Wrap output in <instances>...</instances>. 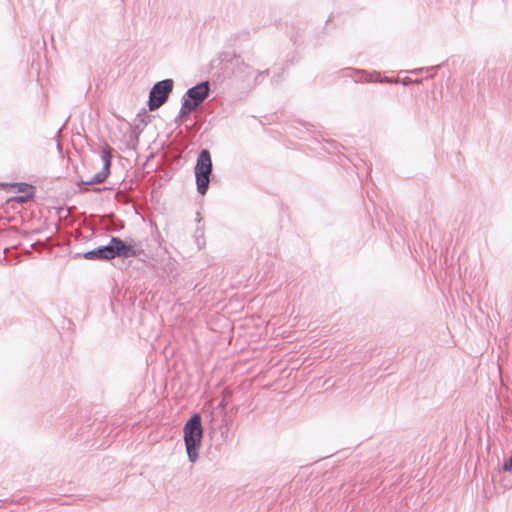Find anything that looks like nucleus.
<instances>
[{"instance_id":"6","label":"nucleus","mask_w":512,"mask_h":512,"mask_svg":"<svg viewBox=\"0 0 512 512\" xmlns=\"http://www.w3.org/2000/svg\"><path fill=\"white\" fill-rule=\"evenodd\" d=\"M353 79L359 83H386V84H399V78L381 77V74L377 71H365V70H353Z\"/></svg>"},{"instance_id":"8","label":"nucleus","mask_w":512,"mask_h":512,"mask_svg":"<svg viewBox=\"0 0 512 512\" xmlns=\"http://www.w3.org/2000/svg\"><path fill=\"white\" fill-rule=\"evenodd\" d=\"M83 258L87 260H101L107 261L112 260V249L110 242L106 245H101L95 249L88 250L83 253Z\"/></svg>"},{"instance_id":"12","label":"nucleus","mask_w":512,"mask_h":512,"mask_svg":"<svg viewBox=\"0 0 512 512\" xmlns=\"http://www.w3.org/2000/svg\"><path fill=\"white\" fill-rule=\"evenodd\" d=\"M182 103H181V108H180V111L178 113V116L175 118V123H180V121L188 116L191 112H193L195 109L191 108V106H189L187 104V102H184L183 100H181Z\"/></svg>"},{"instance_id":"22","label":"nucleus","mask_w":512,"mask_h":512,"mask_svg":"<svg viewBox=\"0 0 512 512\" xmlns=\"http://www.w3.org/2000/svg\"><path fill=\"white\" fill-rule=\"evenodd\" d=\"M242 66H243L244 68H246V69H249V70L251 69L249 66L245 65L244 63H242Z\"/></svg>"},{"instance_id":"10","label":"nucleus","mask_w":512,"mask_h":512,"mask_svg":"<svg viewBox=\"0 0 512 512\" xmlns=\"http://www.w3.org/2000/svg\"><path fill=\"white\" fill-rule=\"evenodd\" d=\"M111 149L109 146H106L105 149L101 152V160L103 162V166L101 171H104L108 175L110 174V168H111Z\"/></svg>"},{"instance_id":"18","label":"nucleus","mask_w":512,"mask_h":512,"mask_svg":"<svg viewBox=\"0 0 512 512\" xmlns=\"http://www.w3.org/2000/svg\"><path fill=\"white\" fill-rule=\"evenodd\" d=\"M438 68H439V66L437 65V66H432L431 68H427V70L431 69V70L437 71V69H438ZM435 73H436V72H434L433 74H431V75H429V76L425 77V79L433 78V77H434V75H435Z\"/></svg>"},{"instance_id":"1","label":"nucleus","mask_w":512,"mask_h":512,"mask_svg":"<svg viewBox=\"0 0 512 512\" xmlns=\"http://www.w3.org/2000/svg\"><path fill=\"white\" fill-rule=\"evenodd\" d=\"M183 433L188 460L194 463L198 459L203 438V425L200 414L194 413L186 421L183 427Z\"/></svg>"},{"instance_id":"15","label":"nucleus","mask_w":512,"mask_h":512,"mask_svg":"<svg viewBox=\"0 0 512 512\" xmlns=\"http://www.w3.org/2000/svg\"><path fill=\"white\" fill-rule=\"evenodd\" d=\"M269 75V71L265 70L262 72H259L255 77V83H260L263 79H265Z\"/></svg>"},{"instance_id":"21","label":"nucleus","mask_w":512,"mask_h":512,"mask_svg":"<svg viewBox=\"0 0 512 512\" xmlns=\"http://www.w3.org/2000/svg\"><path fill=\"white\" fill-rule=\"evenodd\" d=\"M422 70H423V68H421V69H415V70H413V71H412V73H419V72H421Z\"/></svg>"},{"instance_id":"7","label":"nucleus","mask_w":512,"mask_h":512,"mask_svg":"<svg viewBox=\"0 0 512 512\" xmlns=\"http://www.w3.org/2000/svg\"><path fill=\"white\" fill-rule=\"evenodd\" d=\"M226 400L223 398L219 404L211 411L209 415V429L212 432L217 430H222L224 422H225V409H226Z\"/></svg>"},{"instance_id":"11","label":"nucleus","mask_w":512,"mask_h":512,"mask_svg":"<svg viewBox=\"0 0 512 512\" xmlns=\"http://www.w3.org/2000/svg\"><path fill=\"white\" fill-rule=\"evenodd\" d=\"M150 119V116L144 111L143 113H138L135 119V129L139 132H142L146 127Z\"/></svg>"},{"instance_id":"2","label":"nucleus","mask_w":512,"mask_h":512,"mask_svg":"<svg viewBox=\"0 0 512 512\" xmlns=\"http://www.w3.org/2000/svg\"><path fill=\"white\" fill-rule=\"evenodd\" d=\"M213 171L211 154L208 149H202L197 157L194 167L197 192L205 195L209 189L210 179Z\"/></svg>"},{"instance_id":"5","label":"nucleus","mask_w":512,"mask_h":512,"mask_svg":"<svg viewBox=\"0 0 512 512\" xmlns=\"http://www.w3.org/2000/svg\"><path fill=\"white\" fill-rule=\"evenodd\" d=\"M210 94L209 81H202L193 87L189 88L182 97L184 102H187L191 108L196 109L199 107Z\"/></svg>"},{"instance_id":"4","label":"nucleus","mask_w":512,"mask_h":512,"mask_svg":"<svg viewBox=\"0 0 512 512\" xmlns=\"http://www.w3.org/2000/svg\"><path fill=\"white\" fill-rule=\"evenodd\" d=\"M174 87V81L170 78L156 82L150 92L148 99V107L150 111L160 108L169 98Z\"/></svg>"},{"instance_id":"19","label":"nucleus","mask_w":512,"mask_h":512,"mask_svg":"<svg viewBox=\"0 0 512 512\" xmlns=\"http://www.w3.org/2000/svg\"><path fill=\"white\" fill-rule=\"evenodd\" d=\"M422 81H423V78L422 79H415V80H413L412 83L420 84V83H422Z\"/></svg>"},{"instance_id":"20","label":"nucleus","mask_w":512,"mask_h":512,"mask_svg":"<svg viewBox=\"0 0 512 512\" xmlns=\"http://www.w3.org/2000/svg\"><path fill=\"white\" fill-rule=\"evenodd\" d=\"M92 190L95 192H100L102 190H105V188H93Z\"/></svg>"},{"instance_id":"23","label":"nucleus","mask_w":512,"mask_h":512,"mask_svg":"<svg viewBox=\"0 0 512 512\" xmlns=\"http://www.w3.org/2000/svg\"><path fill=\"white\" fill-rule=\"evenodd\" d=\"M235 58H236V63L238 64L239 63V58L236 57V56H235Z\"/></svg>"},{"instance_id":"14","label":"nucleus","mask_w":512,"mask_h":512,"mask_svg":"<svg viewBox=\"0 0 512 512\" xmlns=\"http://www.w3.org/2000/svg\"><path fill=\"white\" fill-rule=\"evenodd\" d=\"M34 196V192L33 191H28L26 192L24 195H21V196H16L14 199L17 201V202H26L30 199H32Z\"/></svg>"},{"instance_id":"17","label":"nucleus","mask_w":512,"mask_h":512,"mask_svg":"<svg viewBox=\"0 0 512 512\" xmlns=\"http://www.w3.org/2000/svg\"><path fill=\"white\" fill-rule=\"evenodd\" d=\"M412 82H413V79H411L409 77H405L403 79H400L399 83H401L404 86H408V85L412 84Z\"/></svg>"},{"instance_id":"16","label":"nucleus","mask_w":512,"mask_h":512,"mask_svg":"<svg viewBox=\"0 0 512 512\" xmlns=\"http://www.w3.org/2000/svg\"><path fill=\"white\" fill-rule=\"evenodd\" d=\"M18 186H19V189H18V190H19L20 192H25L26 188H29V189H30V191H33V186L28 185V184H26V183H19V184H18Z\"/></svg>"},{"instance_id":"13","label":"nucleus","mask_w":512,"mask_h":512,"mask_svg":"<svg viewBox=\"0 0 512 512\" xmlns=\"http://www.w3.org/2000/svg\"><path fill=\"white\" fill-rule=\"evenodd\" d=\"M196 221L198 223V226L196 228L195 236H196L197 239H199L200 237L203 238V236H204V224L201 225L202 218L200 217V213L199 212H197Z\"/></svg>"},{"instance_id":"9","label":"nucleus","mask_w":512,"mask_h":512,"mask_svg":"<svg viewBox=\"0 0 512 512\" xmlns=\"http://www.w3.org/2000/svg\"><path fill=\"white\" fill-rule=\"evenodd\" d=\"M108 176L109 175L104 171H99L91 179L79 182L78 186L80 187V192H88V185L101 184L108 178Z\"/></svg>"},{"instance_id":"3","label":"nucleus","mask_w":512,"mask_h":512,"mask_svg":"<svg viewBox=\"0 0 512 512\" xmlns=\"http://www.w3.org/2000/svg\"><path fill=\"white\" fill-rule=\"evenodd\" d=\"M110 245L113 259L138 257L145 252L142 244L133 238L123 240L119 237L111 236Z\"/></svg>"}]
</instances>
